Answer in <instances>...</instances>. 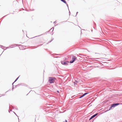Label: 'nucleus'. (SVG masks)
<instances>
[{
    "instance_id": "f257e3e1",
    "label": "nucleus",
    "mask_w": 122,
    "mask_h": 122,
    "mask_svg": "<svg viewBox=\"0 0 122 122\" xmlns=\"http://www.w3.org/2000/svg\"><path fill=\"white\" fill-rule=\"evenodd\" d=\"M55 80V78L52 77H50L49 78V81L50 83H51L54 82Z\"/></svg>"
},
{
    "instance_id": "f03ea898",
    "label": "nucleus",
    "mask_w": 122,
    "mask_h": 122,
    "mask_svg": "<svg viewBox=\"0 0 122 122\" xmlns=\"http://www.w3.org/2000/svg\"><path fill=\"white\" fill-rule=\"evenodd\" d=\"M119 104L118 103H114L110 107V109L108 110H109L111 109L112 107H114L117 105H119Z\"/></svg>"
},
{
    "instance_id": "7ed1b4c3",
    "label": "nucleus",
    "mask_w": 122,
    "mask_h": 122,
    "mask_svg": "<svg viewBox=\"0 0 122 122\" xmlns=\"http://www.w3.org/2000/svg\"><path fill=\"white\" fill-rule=\"evenodd\" d=\"M76 58H77L76 56H73L72 58V60L71 61H70V62L71 63L73 62L76 59Z\"/></svg>"
},
{
    "instance_id": "20e7f679",
    "label": "nucleus",
    "mask_w": 122,
    "mask_h": 122,
    "mask_svg": "<svg viewBox=\"0 0 122 122\" xmlns=\"http://www.w3.org/2000/svg\"><path fill=\"white\" fill-rule=\"evenodd\" d=\"M61 63L63 65H67V63L66 62L62 61H61Z\"/></svg>"
},
{
    "instance_id": "39448f33",
    "label": "nucleus",
    "mask_w": 122,
    "mask_h": 122,
    "mask_svg": "<svg viewBox=\"0 0 122 122\" xmlns=\"http://www.w3.org/2000/svg\"><path fill=\"white\" fill-rule=\"evenodd\" d=\"M97 114H96L94 115H93V116H92L91 117V118L90 119H89V120H91V119H92V118H94V117H95V116H96L97 115Z\"/></svg>"
},
{
    "instance_id": "423d86ee",
    "label": "nucleus",
    "mask_w": 122,
    "mask_h": 122,
    "mask_svg": "<svg viewBox=\"0 0 122 122\" xmlns=\"http://www.w3.org/2000/svg\"><path fill=\"white\" fill-rule=\"evenodd\" d=\"M61 0L62 1V2H64V3H65L66 4V1L65 0Z\"/></svg>"
},
{
    "instance_id": "0eeeda50",
    "label": "nucleus",
    "mask_w": 122,
    "mask_h": 122,
    "mask_svg": "<svg viewBox=\"0 0 122 122\" xmlns=\"http://www.w3.org/2000/svg\"><path fill=\"white\" fill-rule=\"evenodd\" d=\"M88 93H85L83 95H84V96H85V95H86V94H88Z\"/></svg>"
},
{
    "instance_id": "6e6552de",
    "label": "nucleus",
    "mask_w": 122,
    "mask_h": 122,
    "mask_svg": "<svg viewBox=\"0 0 122 122\" xmlns=\"http://www.w3.org/2000/svg\"><path fill=\"white\" fill-rule=\"evenodd\" d=\"M84 95H83L82 96L80 97L79 98H82V97H83V96H84Z\"/></svg>"
},
{
    "instance_id": "1a4fd4ad",
    "label": "nucleus",
    "mask_w": 122,
    "mask_h": 122,
    "mask_svg": "<svg viewBox=\"0 0 122 122\" xmlns=\"http://www.w3.org/2000/svg\"><path fill=\"white\" fill-rule=\"evenodd\" d=\"M67 122V121L66 120H65V122Z\"/></svg>"
},
{
    "instance_id": "9d476101",
    "label": "nucleus",
    "mask_w": 122,
    "mask_h": 122,
    "mask_svg": "<svg viewBox=\"0 0 122 122\" xmlns=\"http://www.w3.org/2000/svg\"><path fill=\"white\" fill-rule=\"evenodd\" d=\"M57 92H59L58 91H57Z\"/></svg>"
}]
</instances>
